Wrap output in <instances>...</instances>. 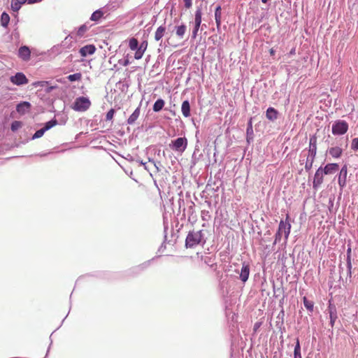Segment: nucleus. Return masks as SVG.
<instances>
[{"label":"nucleus","instance_id":"nucleus-1","mask_svg":"<svg viewBox=\"0 0 358 358\" xmlns=\"http://www.w3.org/2000/svg\"><path fill=\"white\" fill-rule=\"evenodd\" d=\"M202 231H190L187 236L185 245L187 248H193L199 245L202 239Z\"/></svg>","mask_w":358,"mask_h":358},{"label":"nucleus","instance_id":"nucleus-2","mask_svg":"<svg viewBox=\"0 0 358 358\" xmlns=\"http://www.w3.org/2000/svg\"><path fill=\"white\" fill-rule=\"evenodd\" d=\"M291 225L289 223L281 220L279 224L278 230L275 234V242L280 241L282 236L287 240L290 233Z\"/></svg>","mask_w":358,"mask_h":358},{"label":"nucleus","instance_id":"nucleus-3","mask_svg":"<svg viewBox=\"0 0 358 358\" xmlns=\"http://www.w3.org/2000/svg\"><path fill=\"white\" fill-rule=\"evenodd\" d=\"M169 146L172 150L182 153L187 148V140L185 137H179L171 141Z\"/></svg>","mask_w":358,"mask_h":358},{"label":"nucleus","instance_id":"nucleus-4","mask_svg":"<svg viewBox=\"0 0 358 358\" xmlns=\"http://www.w3.org/2000/svg\"><path fill=\"white\" fill-rule=\"evenodd\" d=\"M348 129V124L345 121L338 120L332 126V133L334 135L344 134Z\"/></svg>","mask_w":358,"mask_h":358},{"label":"nucleus","instance_id":"nucleus-5","mask_svg":"<svg viewBox=\"0 0 358 358\" xmlns=\"http://www.w3.org/2000/svg\"><path fill=\"white\" fill-rule=\"evenodd\" d=\"M90 106V101L85 97H78L73 103V108L77 111H85Z\"/></svg>","mask_w":358,"mask_h":358},{"label":"nucleus","instance_id":"nucleus-6","mask_svg":"<svg viewBox=\"0 0 358 358\" xmlns=\"http://www.w3.org/2000/svg\"><path fill=\"white\" fill-rule=\"evenodd\" d=\"M10 82L16 85H22L27 84L29 80L23 73H17L15 76H11Z\"/></svg>","mask_w":358,"mask_h":358},{"label":"nucleus","instance_id":"nucleus-7","mask_svg":"<svg viewBox=\"0 0 358 358\" xmlns=\"http://www.w3.org/2000/svg\"><path fill=\"white\" fill-rule=\"evenodd\" d=\"M31 51L29 48L23 45L20 47L18 50V57L22 59L23 61H29L30 59Z\"/></svg>","mask_w":358,"mask_h":358},{"label":"nucleus","instance_id":"nucleus-8","mask_svg":"<svg viewBox=\"0 0 358 358\" xmlns=\"http://www.w3.org/2000/svg\"><path fill=\"white\" fill-rule=\"evenodd\" d=\"M106 14H107V9L106 8L98 9L91 15V20L99 22Z\"/></svg>","mask_w":358,"mask_h":358},{"label":"nucleus","instance_id":"nucleus-9","mask_svg":"<svg viewBox=\"0 0 358 358\" xmlns=\"http://www.w3.org/2000/svg\"><path fill=\"white\" fill-rule=\"evenodd\" d=\"M323 176H324V173H323L322 169L319 168L317 170V171L315 174V176H314L313 187L316 188V187H319L322 183Z\"/></svg>","mask_w":358,"mask_h":358},{"label":"nucleus","instance_id":"nucleus-10","mask_svg":"<svg viewBox=\"0 0 358 358\" xmlns=\"http://www.w3.org/2000/svg\"><path fill=\"white\" fill-rule=\"evenodd\" d=\"M347 174V166L344 165L342 167L338 176V185H340L341 187H343L346 184Z\"/></svg>","mask_w":358,"mask_h":358},{"label":"nucleus","instance_id":"nucleus-11","mask_svg":"<svg viewBox=\"0 0 358 358\" xmlns=\"http://www.w3.org/2000/svg\"><path fill=\"white\" fill-rule=\"evenodd\" d=\"M147 47H148V42L145 41L142 42L139 46L138 45V48L136 50V51L135 52L134 58L136 59H141L145 51L147 49Z\"/></svg>","mask_w":358,"mask_h":358},{"label":"nucleus","instance_id":"nucleus-12","mask_svg":"<svg viewBox=\"0 0 358 358\" xmlns=\"http://www.w3.org/2000/svg\"><path fill=\"white\" fill-rule=\"evenodd\" d=\"M316 138L315 137H311L310 138V146L308 157L315 158L316 155Z\"/></svg>","mask_w":358,"mask_h":358},{"label":"nucleus","instance_id":"nucleus-13","mask_svg":"<svg viewBox=\"0 0 358 358\" xmlns=\"http://www.w3.org/2000/svg\"><path fill=\"white\" fill-rule=\"evenodd\" d=\"M249 273H250L249 265L244 263L243 264V266H242V268L241 271V273H240V278L243 282H245L248 280V277H249Z\"/></svg>","mask_w":358,"mask_h":358},{"label":"nucleus","instance_id":"nucleus-14","mask_svg":"<svg viewBox=\"0 0 358 358\" xmlns=\"http://www.w3.org/2000/svg\"><path fill=\"white\" fill-rule=\"evenodd\" d=\"M329 313L330 317V324L331 327H333L335 323V321L337 319V313L335 306L331 305V303L329 306Z\"/></svg>","mask_w":358,"mask_h":358},{"label":"nucleus","instance_id":"nucleus-15","mask_svg":"<svg viewBox=\"0 0 358 358\" xmlns=\"http://www.w3.org/2000/svg\"><path fill=\"white\" fill-rule=\"evenodd\" d=\"M30 108L31 104L29 102L23 101L17 106L16 110L17 113L20 114H24L27 111H28L30 109Z\"/></svg>","mask_w":358,"mask_h":358},{"label":"nucleus","instance_id":"nucleus-16","mask_svg":"<svg viewBox=\"0 0 358 358\" xmlns=\"http://www.w3.org/2000/svg\"><path fill=\"white\" fill-rule=\"evenodd\" d=\"M278 115V111L274 108H272V107H269L267 109L266 113V118L271 121H274V120H277Z\"/></svg>","mask_w":358,"mask_h":358},{"label":"nucleus","instance_id":"nucleus-17","mask_svg":"<svg viewBox=\"0 0 358 358\" xmlns=\"http://www.w3.org/2000/svg\"><path fill=\"white\" fill-rule=\"evenodd\" d=\"M338 169L337 164H328L325 166L324 169H322L324 174H331L336 172Z\"/></svg>","mask_w":358,"mask_h":358},{"label":"nucleus","instance_id":"nucleus-18","mask_svg":"<svg viewBox=\"0 0 358 358\" xmlns=\"http://www.w3.org/2000/svg\"><path fill=\"white\" fill-rule=\"evenodd\" d=\"M27 0H11V8L13 11L17 12L21 6L25 3Z\"/></svg>","mask_w":358,"mask_h":358},{"label":"nucleus","instance_id":"nucleus-19","mask_svg":"<svg viewBox=\"0 0 358 358\" xmlns=\"http://www.w3.org/2000/svg\"><path fill=\"white\" fill-rule=\"evenodd\" d=\"M181 111L185 117L190 116V105L188 101H184L182 103Z\"/></svg>","mask_w":358,"mask_h":358},{"label":"nucleus","instance_id":"nucleus-20","mask_svg":"<svg viewBox=\"0 0 358 358\" xmlns=\"http://www.w3.org/2000/svg\"><path fill=\"white\" fill-rule=\"evenodd\" d=\"M166 31V27L164 26L159 27L155 33V39L159 41L162 38Z\"/></svg>","mask_w":358,"mask_h":358},{"label":"nucleus","instance_id":"nucleus-21","mask_svg":"<svg viewBox=\"0 0 358 358\" xmlns=\"http://www.w3.org/2000/svg\"><path fill=\"white\" fill-rule=\"evenodd\" d=\"M140 115V108H137L133 113L129 116V117L127 120V123L129 124H133L136 120L138 119Z\"/></svg>","mask_w":358,"mask_h":358},{"label":"nucleus","instance_id":"nucleus-22","mask_svg":"<svg viewBox=\"0 0 358 358\" xmlns=\"http://www.w3.org/2000/svg\"><path fill=\"white\" fill-rule=\"evenodd\" d=\"M328 152H329V155H331L333 157L338 158L341 157L343 150L339 147H334V148H331Z\"/></svg>","mask_w":358,"mask_h":358},{"label":"nucleus","instance_id":"nucleus-23","mask_svg":"<svg viewBox=\"0 0 358 358\" xmlns=\"http://www.w3.org/2000/svg\"><path fill=\"white\" fill-rule=\"evenodd\" d=\"M202 12L201 8L198 7L195 12L194 25L200 27L201 24Z\"/></svg>","mask_w":358,"mask_h":358},{"label":"nucleus","instance_id":"nucleus-24","mask_svg":"<svg viewBox=\"0 0 358 358\" xmlns=\"http://www.w3.org/2000/svg\"><path fill=\"white\" fill-rule=\"evenodd\" d=\"M187 27L185 24L176 27V34L180 38H182L186 32Z\"/></svg>","mask_w":358,"mask_h":358},{"label":"nucleus","instance_id":"nucleus-25","mask_svg":"<svg viewBox=\"0 0 358 358\" xmlns=\"http://www.w3.org/2000/svg\"><path fill=\"white\" fill-rule=\"evenodd\" d=\"M0 22L2 27H7L10 22L9 15L3 12L1 15Z\"/></svg>","mask_w":358,"mask_h":358},{"label":"nucleus","instance_id":"nucleus-26","mask_svg":"<svg viewBox=\"0 0 358 358\" xmlns=\"http://www.w3.org/2000/svg\"><path fill=\"white\" fill-rule=\"evenodd\" d=\"M164 104H165V102L163 99H157L153 105V110L155 112L160 111L164 106Z\"/></svg>","mask_w":358,"mask_h":358},{"label":"nucleus","instance_id":"nucleus-27","mask_svg":"<svg viewBox=\"0 0 358 358\" xmlns=\"http://www.w3.org/2000/svg\"><path fill=\"white\" fill-rule=\"evenodd\" d=\"M215 18L217 26L219 27L221 23V8L220 6L217 7L215 13Z\"/></svg>","mask_w":358,"mask_h":358},{"label":"nucleus","instance_id":"nucleus-28","mask_svg":"<svg viewBox=\"0 0 358 358\" xmlns=\"http://www.w3.org/2000/svg\"><path fill=\"white\" fill-rule=\"evenodd\" d=\"M347 266L349 271V273H351L352 268V263H351V248H348L347 250Z\"/></svg>","mask_w":358,"mask_h":358},{"label":"nucleus","instance_id":"nucleus-29","mask_svg":"<svg viewBox=\"0 0 358 358\" xmlns=\"http://www.w3.org/2000/svg\"><path fill=\"white\" fill-rule=\"evenodd\" d=\"M57 124V120L53 119V120L46 122L43 129L46 131L49 130L50 129H51L52 127L56 126Z\"/></svg>","mask_w":358,"mask_h":358},{"label":"nucleus","instance_id":"nucleus-30","mask_svg":"<svg viewBox=\"0 0 358 358\" xmlns=\"http://www.w3.org/2000/svg\"><path fill=\"white\" fill-rule=\"evenodd\" d=\"M138 42L136 38H132L129 40V46L131 50H136L138 48Z\"/></svg>","mask_w":358,"mask_h":358},{"label":"nucleus","instance_id":"nucleus-31","mask_svg":"<svg viewBox=\"0 0 358 358\" xmlns=\"http://www.w3.org/2000/svg\"><path fill=\"white\" fill-rule=\"evenodd\" d=\"M303 304L304 306L310 311L313 310V303L306 299V297L303 298Z\"/></svg>","mask_w":358,"mask_h":358},{"label":"nucleus","instance_id":"nucleus-32","mask_svg":"<svg viewBox=\"0 0 358 358\" xmlns=\"http://www.w3.org/2000/svg\"><path fill=\"white\" fill-rule=\"evenodd\" d=\"M81 73H74V74H71V75H69L67 78L69 81L71 82H73V81H76V80H80L81 78Z\"/></svg>","mask_w":358,"mask_h":358},{"label":"nucleus","instance_id":"nucleus-33","mask_svg":"<svg viewBox=\"0 0 358 358\" xmlns=\"http://www.w3.org/2000/svg\"><path fill=\"white\" fill-rule=\"evenodd\" d=\"M313 161L314 158L307 157L305 164V168L306 170H310L311 169Z\"/></svg>","mask_w":358,"mask_h":358},{"label":"nucleus","instance_id":"nucleus-34","mask_svg":"<svg viewBox=\"0 0 358 358\" xmlns=\"http://www.w3.org/2000/svg\"><path fill=\"white\" fill-rule=\"evenodd\" d=\"M300 350L301 349L299 342L297 341L296 345L294 348V358H301Z\"/></svg>","mask_w":358,"mask_h":358},{"label":"nucleus","instance_id":"nucleus-35","mask_svg":"<svg viewBox=\"0 0 358 358\" xmlns=\"http://www.w3.org/2000/svg\"><path fill=\"white\" fill-rule=\"evenodd\" d=\"M87 27L86 25H82L80 27V28L78 29V31H77V35L80 37H82L84 34L87 31Z\"/></svg>","mask_w":358,"mask_h":358},{"label":"nucleus","instance_id":"nucleus-36","mask_svg":"<svg viewBox=\"0 0 358 358\" xmlns=\"http://www.w3.org/2000/svg\"><path fill=\"white\" fill-rule=\"evenodd\" d=\"M80 52L82 56H87L88 54H90V45H85V47L82 48L80 50Z\"/></svg>","mask_w":358,"mask_h":358},{"label":"nucleus","instance_id":"nucleus-37","mask_svg":"<svg viewBox=\"0 0 358 358\" xmlns=\"http://www.w3.org/2000/svg\"><path fill=\"white\" fill-rule=\"evenodd\" d=\"M45 132V131L43 128L36 131V133L33 136V138H38L42 137Z\"/></svg>","mask_w":358,"mask_h":358},{"label":"nucleus","instance_id":"nucleus-38","mask_svg":"<svg viewBox=\"0 0 358 358\" xmlns=\"http://www.w3.org/2000/svg\"><path fill=\"white\" fill-rule=\"evenodd\" d=\"M21 122H19V121H14L12 124H11V130L15 131L16 130H17L20 127H21Z\"/></svg>","mask_w":358,"mask_h":358},{"label":"nucleus","instance_id":"nucleus-39","mask_svg":"<svg viewBox=\"0 0 358 358\" xmlns=\"http://www.w3.org/2000/svg\"><path fill=\"white\" fill-rule=\"evenodd\" d=\"M351 148L355 150H358V137L352 140Z\"/></svg>","mask_w":358,"mask_h":358},{"label":"nucleus","instance_id":"nucleus-40","mask_svg":"<svg viewBox=\"0 0 358 358\" xmlns=\"http://www.w3.org/2000/svg\"><path fill=\"white\" fill-rule=\"evenodd\" d=\"M115 113V110L113 109H110L106 114V120H111L113 117Z\"/></svg>","mask_w":358,"mask_h":358},{"label":"nucleus","instance_id":"nucleus-41","mask_svg":"<svg viewBox=\"0 0 358 358\" xmlns=\"http://www.w3.org/2000/svg\"><path fill=\"white\" fill-rule=\"evenodd\" d=\"M199 27H196V25H194V27L192 31V38H195L196 37Z\"/></svg>","mask_w":358,"mask_h":358},{"label":"nucleus","instance_id":"nucleus-42","mask_svg":"<svg viewBox=\"0 0 358 358\" xmlns=\"http://www.w3.org/2000/svg\"><path fill=\"white\" fill-rule=\"evenodd\" d=\"M185 6L187 8H189L192 6V0H183Z\"/></svg>","mask_w":358,"mask_h":358},{"label":"nucleus","instance_id":"nucleus-43","mask_svg":"<svg viewBox=\"0 0 358 358\" xmlns=\"http://www.w3.org/2000/svg\"><path fill=\"white\" fill-rule=\"evenodd\" d=\"M45 82L43 81H41V82H36L34 83L33 85L35 86V87H37V86H41V87H43L45 85Z\"/></svg>","mask_w":358,"mask_h":358},{"label":"nucleus","instance_id":"nucleus-44","mask_svg":"<svg viewBox=\"0 0 358 358\" xmlns=\"http://www.w3.org/2000/svg\"><path fill=\"white\" fill-rule=\"evenodd\" d=\"M250 131H252L251 122H250V123H249V127L247 129V132L249 133V132H250Z\"/></svg>","mask_w":358,"mask_h":358},{"label":"nucleus","instance_id":"nucleus-45","mask_svg":"<svg viewBox=\"0 0 358 358\" xmlns=\"http://www.w3.org/2000/svg\"><path fill=\"white\" fill-rule=\"evenodd\" d=\"M95 50H96L95 46L93 45H91V55H92L94 52Z\"/></svg>","mask_w":358,"mask_h":358},{"label":"nucleus","instance_id":"nucleus-46","mask_svg":"<svg viewBox=\"0 0 358 358\" xmlns=\"http://www.w3.org/2000/svg\"><path fill=\"white\" fill-rule=\"evenodd\" d=\"M149 162H152L154 164L155 166L156 167L157 170L159 171L158 166H157V164L155 163V162L153 160H152L151 159H149Z\"/></svg>","mask_w":358,"mask_h":358},{"label":"nucleus","instance_id":"nucleus-47","mask_svg":"<svg viewBox=\"0 0 358 358\" xmlns=\"http://www.w3.org/2000/svg\"><path fill=\"white\" fill-rule=\"evenodd\" d=\"M38 0H27L29 3H34L35 2H37Z\"/></svg>","mask_w":358,"mask_h":358},{"label":"nucleus","instance_id":"nucleus-48","mask_svg":"<svg viewBox=\"0 0 358 358\" xmlns=\"http://www.w3.org/2000/svg\"><path fill=\"white\" fill-rule=\"evenodd\" d=\"M140 163H141V165H143L144 166L145 169H148L145 162L141 161Z\"/></svg>","mask_w":358,"mask_h":358},{"label":"nucleus","instance_id":"nucleus-49","mask_svg":"<svg viewBox=\"0 0 358 358\" xmlns=\"http://www.w3.org/2000/svg\"><path fill=\"white\" fill-rule=\"evenodd\" d=\"M268 0H262V1L264 3H266Z\"/></svg>","mask_w":358,"mask_h":358},{"label":"nucleus","instance_id":"nucleus-50","mask_svg":"<svg viewBox=\"0 0 358 358\" xmlns=\"http://www.w3.org/2000/svg\"><path fill=\"white\" fill-rule=\"evenodd\" d=\"M271 54L273 55V50H271Z\"/></svg>","mask_w":358,"mask_h":358},{"label":"nucleus","instance_id":"nucleus-51","mask_svg":"<svg viewBox=\"0 0 358 358\" xmlns=\"http://www.w3.org/2000/svg\"><path fill=\"white\" fill-rule=\"evenodd\" d=\"M205 263H207V264H208V263H209V261H206H206H205Z\"/></svg>","mask_w":358,"mask_h":358},{"label":"nucleus","instance_id":"nucleus-52","mask_svg":"<svg viewBox=\"0 0 358 358\" xmlns=\"http://www.w3.org/2000/svg\"><path fill=\"white\" fill-rule=\"evenodd\" d=\"M205 263H207V264H208V263H209V261H206H206H205Z\"/></svg>","mask_w":358,"mask_h":358}]
</instances>
